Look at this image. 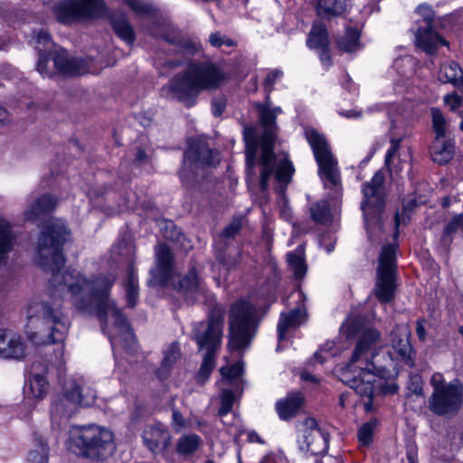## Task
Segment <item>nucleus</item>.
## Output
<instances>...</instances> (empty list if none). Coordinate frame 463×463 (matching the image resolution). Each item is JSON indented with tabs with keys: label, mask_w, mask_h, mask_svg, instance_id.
<instances>
[{
	"label": "nucleus",
	"mask_w": 463,
	"mask_h": 463,
	"mask_svg": "<svg viewBox=\"0 0 463 463\" xmlns=\"http://www.w3.org/2000/svg\"><path fill=\"white\" fill-rule=\"evenodd\" d=\"M430 154L433 162L446 165L453 158L454 144L446 138L434 139Z\"/></svg>",
	"instance_id": "obj_27"
},
{
	"label": "nucleus",
	"mask_w": 463,
	"mask_h": 463,
	"mask_svg": "<svg viewBox=\"0 0 463 463\" xmlns=\"http://www.w3.org/2000/svg\"><path fill=\"white\" fill-rule=\"evenodd\" d=\"M417 13L423 17L424 24L414 32L416 45L425 52L432 54L439 46L447 45L448 42L433 31L431 24L434 12L430 5H420Z\"/></svg>",
	"instance_id": "obj_16"
},
{
	"label": "nucleus",
	"mask_w": 463,
	"mask_h": 463,
	"mask_svg": "<svg viewBox=\"0 0 463 463\" xmlns=\"http://www.w3.org/2000/svg\"><path fill=\"white\" fill-rule=\"evenodd\" d=\"M14 241L15 236L10 224L0 218V264L6 261L8 253L13 250Z\"/></svg>",
	"instance_id": "obj_33"
},
{
	"label": "nucleus",
	"mask_w": 463,
	"mask_h": 463,
	"mask_svg": "<svg viewBox=\"0 0 463 463\" xmlns=\"http://www.w3.org/2000/svg\"><path fill=\"white\" fill-rule=\"evenodd\" d=\"M229 346L231 349L246 347L255 334V308L248 301L235 302L229 316Z\"/></svg>",
	"instance_id": "obj_10"
},
{
	"label": "nucleus",
	"mask_w": 463,
	"mask_h": 463,
	"mask_svg": "<svg viewBox=\"0 0 463 463\" xmlns=\"http://www.w3.org/2000/svg\"><path fill=\"white\" fill-rule=\"evenodd\" d=\"M222 80L223 74L215 64L209 61L193 63L169 80L168 89L174 99L190 108L195 104L202 90L217 88Z\"/></svg>",
	"instance_id": "obj_4"
},
{
	"label": "nucleus",
	"mask_w": 463,
	"mask_h": 463,
	"mask_svg": "<svg viewBox=\"0 0 463 463\" xmlns=\"http://www.w3.org/2000/svg\"><path fill=\"white\" fill-rule=\"evenodd\" d=\"M396 271V253L392 245H385L382 249L377 269L375 295L377 298L387 303L394 297V274Z\"/></svg>",
	"instance_id": "obj_13"
},
{
	"label": "nucleus",
	"mask_w": 463,
	"mask_h": 463,
	"mask_svg": "<svg viewBox=\"0 0 463 463\" xmlns=\"http://www.w3.org/2000/svg\"><path fill=\"white\" fill-rule=\"evenodd\" d=\"M209 42L213 47L226 45L232 47L234 45L233 40L222 35L220 33H213L209 36Z\"/></svg>",
	"instance_id": "obj_49"
},
{
	"label": "nucleus",
	"mask_w": 463,
	"mask_h": 463,
	"mask_svg": "<svg viewBox=\"0 0 463 463\" xmlns=\"http://www.w3.org/2000/svg\"><path fill=\"white\" fill-rule=\"evenodd\" d=\"M71 232L61 220L52 221L41 232L37 242V263L52 270L50 301H32L26 308L25 333L32 341L47 333L49 344L61 343L69 330V320L61 311L60 298L70 296L75 307L96 314L102 321V330L112 349L127 352L136 349V338L128 318L109 299V294L116 281L112 273L91 276L90 279L76 269H60L64 264L62 245Z\"/></svg>",
	"instance_id": "obj_1"
},
{
	"label": "nucleus",
	"mask_w": 463,
	"mask_h": 463,
	"mask_svg": "<svg viewBox=\"0 0 463 463\" xmlns=\"http://www.w3.org/2000/svg\"><path fill=\"white\" fill-rule=\"evenodd\" d=\"M164 237L169 241L179 240L180 232L176 229L175 223L171 221H165L164 222Z\"/></svg>",
	"instance_id": "obj_51"
},
{
	"label": "nucleus",
	"mask_w": 463,
	"mask_h": 463,
	"mask_svg": "<svg viewBox=\"0 0 463 463\" xmlns=\"http://www.w3.org/2000/svg\"><path fill=\"white\" fill-rule=\"evenodd\" d=\"M111 25L115 33L128 44H132L135 41V32L128 22V17L120 13L115 12L110 16Z\"/></svg>",
	"instance_id": "obj_28"
},
{
	"label": "nucleus",
	"mask_w": 463,
	"mask_h": 463,
	"mask_svg": "<svg viewBox=\"0 0 463 463\" xmlns=\"http://www.w3.org/2000/svg\"><path fill=\"white\" fill-rule=\"evenodd\" d=\"M129 8L140 17H148L155 14V8L141 0H124Z\"/></svg>",
	"instance_id": "obj_44"
},
{
	"label": "nucleus",
	"mask_w": 463,
	"mask_h": 463,
	"mask_svg": "<svg viewBox=\"0 0 463 463\" xmlns=\"http://www.w3.org/2000/svg\"><path fill=\"white\" fill-rule=\"evenodd\" d=\"M376 426L375 420H370L363 424L358 430L359 442L364 446H368L373 440V434Z\"/></svg>",
	"instance_id": "obj_47"
},
{
	"label": "nucleus",
	"mask_w": 463,
	"mask_h": 463,
	"mask_svg": "<svg viewBox=\"0 0 463 463\" xmlns=\"http://www.w3.org/2000/svg\"><path fill=\"white\" fill-rule=\"evenodd\" d=\"M161 38L167 43L174 46L175 51L192 52L193 44L185 39L174 35H162Z\"/></svg>",
	"instance_id": "obj_46"
},
{
	"label": "nucleus",
	"mask_w": 463,
	"mask_h": 463,
	"mask_svg": "<svg viewBox=\"0 0 463 463\" xmlns=\"http://www.w3.org/2000/svg\"><path fill=\"white\" fill-rule=\"evenodd\" d=\"M173 425L178 428H184L185 426V420L182 413L177 410H173L172 413Z\"/></svg>",
	"instance_id": "obj_55"
},
{
	"label": "nucleus",
	"mask_w": 463,
	"mask_h": 463,
	"mask_svg": "<svg viewBox=\"0 0 463 463\" xmlns=\"http://www.w3.org/2000/svg\"><path fill=\"white\" fill-rule=\"evenodd\" d=\"M56 204L57 201L54 197L50 194H43L27 206L24 212L25 219L28 221H35L40 216L53 211Z\"/></svg>",
	"instance_id": "obj_26"
},
{
	"label": "nucleus",
	"mask_w": 463,
	"mask_h": 463,
	"mask_svg": "<svg viewBox=\"0 0 463 463\" xmlns=\"http://www.w3.org/2000/svg\"><path fill=\"white\" fill-rule=\"evenodd\" d=\"M360 30L349 25L345 33L336 39V47L342 52H353L360 48Z\"/></svg>",
	"instance_id": "obj_31"
},
{
	"label": "nucleus",
	"mask_w": 463,
	"mask_h": 463,
	"mask_svg": "<svg viewBox=\"0 0 463 463\" xmlns=\"http://www.w3.org/2000/svg\"><path fill=\"white\" fill-rule=\"evenodd\" d=\"M221 406L218 411L220 416L227 415L232 409L235 396L232 390L222 389L220 394Z\"/></svg>",
	"instance_id": "obj_45"
},
{
	"label": "nucleus",
	"mask_w": 463,
	"mask_h": 463,
	"mask_svg": "<svg viewBox=\"0 0 463 463\" xmlns=\"http://www.w3.org/2000/svg\"><path fill=\"white\" fill-rule=\"evenodd\" d=\"M416 334L420 340L423 341L426 337V330L424 327V321L418 320L416 323Z\"/></svg>",
	"instance_id": "obj_59"
},
{
	"label": "nucleus",
	"mask_w": 463,
	"mask_h": 463,
	"mask_svg": "<svg viewBox=\"0 0 463 463\" xmlns=\"http://www.w3.org/2000/svg\"><path fill=\"white\" fill-rule=\"evenodd\" d=\"M400 145H401L400 138H392L391 146L386 152L384 163H385V165L390 168L391 172L393 171V169L391 166L392 160L394 157V156L396 155V153L398 152V150L400 149Z\"/></svg>",
	"instance_id": "obj_50"
},
{
	"label": "nucleus",
	"mask_w": 463,
	"mask_h": 463,
	"mask_svg": "<svg viewBox=\"0 0 463 463\" xmlns=\"http://www.w3.org/2000/svg\"><path fill=\"white\" fill-rule=\"evenodd\" d=\"M248 441H250V442H258V443H260V444L264 443L263 439L255 431H250L248 433Z\"/></svg>",
	"instance_id": "obj_62"
},
{
	"label": "nucleus",
	"mask_w": 463,
	"mask_h": 463,
	"mask_svg": "<svg viewBox=\"0 0 463 463\" xmlns=\"http://www.w3.org/2000/svg\"><path fill=\"white\" fill-rule=\"evenodd\" d=\"M54 11L60 22L68 24L101 15L105 4L103 0H62L55 5Z\"/></svg>",
	"instance_id": "obj_14"
},
{
	"label": "nucleus",
	"mask_w": 463,
	"mask_h": 463,
	"mask_svg": "<svg viewBox=\"0 0 463 463\" xmlns=\"http://www.w3.org/2000/svg\"><path fill=\"white\" fill-rule=\"evenodd\" d=\"M96 391L80 385L75 380L67 382L61 392L52 402L50 410L52 426L61 428L78 411L80 406H90L95 399Z\"/></svg>",
	"instance_id": "obj_7"
},
{
	"label": "nucleus",
	"mask_w": 463,
	"mask_h": 463,
	"mask_svg": "<svg viewBox=\"0 0 463 463\" xmlns=\"http://www.w3.org/2000/svg\"><path fill=\"white\" fill-rule=\"evenodd\" d=\"M156 268L151 270V274L158 283H166L173 271V254L165 244H159L156 248Z\"/></svg>",
	"instance_id": "obj_22"
},
{
	"label": "nucleus",
	"mask_w": 463,
	"mask_h": 463,
	"mask_svg": "<svg viewBox=\"0 0 463 463\" xmlns=\"http://www.w3.org/2000/svg\"><path fill=\"white\" fill-rule=\"evenodd\" d=\"M185 156L191 162L203 166H215L220 162L218 152L204 143L190 146Z\"/></svg>",
	"instance_id": "obj_24"
},
{
	"label": "nucleus",
	"mask_w": 463,
	"mask_h": 463,
	"mask_svg": "<svg viewBox=\"0 0 463 463\" xmlns=\"http://www.w3.org/2000/svg\"><path fill=\"white\" fill-rule=\"evenodd\" d=\"M36 449H32L27 456L26 463H47L48 447L43 439H35Z\"/></svg>",
	"instance_id": "obj_40"
},
{
	"label": "nucleus",
	"mask_w": 463,
	"mask_h": 463,
	"mask_svg": "<svg viewBox=\"0 0 463 463\" xmlns=\"http://www.w3.org/2000/svg\"><path fill=\"white\" fill-rule=\"evenodd\" d=\"M316 10L319 17L330 20L345 12L346 3L345 0H318Z\"/></svg>",
	"instance_id": "obj_29"
},
{
	"label": "nucleus",
	"mask_w": 463,
	"mask_h": 463,
	"mask_svg": "<svg viewBox=\"0 0 463 463\" xmlns=\"http://www.w3.org/2000/svg\"><path fill=\"white\" fill-rule=\"evenodd\" d=\"M335 241H329L328 243H326L325 239H323V240L321 241V242H320L321 246H323V247L325 248V250H326V251L327 253H330V252H332V251L334 250V249H335Z\"/></svg>",
	"instance_id": "obj_63"
},
{
	"label": "nucleus",
	"mask_w": 463,
	"mask_h": 463,
	"mask_svg": "<svg viewBox=\"0 0 463 463\" xmlns=\"http://www.w3.org/2000/svg\"><path fill=\"white\" fill-rule=\"evenodd\" d=\"M384 179L383 174L377 171L369 182L363 184L364 200L361 203V210L368 230L379 226L381 222L385 202Z\"/></svg>",
	"instance_id": "obj_12"
},
{
	"label": "nucleus",
	"mask_w": 463,
	"mask_h": 463,
	"mask_svg": "<svg viewBox=\"0 0 463 463\" xmlns=\"http://www.w3.org/2000/svg\"><path fill=\"white\" fill-rule=\"evenodd\" d=\"M461 230L463 232V213L455 215L445 226L440 241L444 246H449L452 241V235L458 231Z\"/></svg>",
	"instance_id": "obj_38"
},
{
	"label": "nucleus",
	"mask_w": 463,
	"mask_h": 463,
	"mask_svg": "<svg viewBox=\"0 0 463 463\" xmlns=\"http://www.w3.org/2000/svg\"><path fill=\"white\" fill-rule=\"evenodd\" d=\"M417 204V201L414 199H411L403 204L402 213H397L395 215L396 226H399L401 223L405 224L409 221L408 213H411Z\"/></svg>",
	"instance_id": "obj_48"
},
{
	"label": "nucleus",
	"mask_w": 463,
	"mask_h": 463,
	"mask_svg": "<svg viewBox=\"0 0 463 463\" xmlns=\"http://www.w3.org/2000/svg\"><path fill=\"white\" fill-rule=\"evenodd\" d=\"M241 229V220L234 219L232 222L227 225L222 231V236L224 238H232L234 237Z\"/></svg>",
	"instance_id": "obj_52"
},
{
	"label": "nucleus",
	"mask_w": 463,
	"mask_h": 463,
	"mask_svg": "<svg viewBox=\"0 0 463 463\" xmlns=\"http://www.w3.org/2000/svg\"><path fill=\"white\" fill-rule=\"evenodd\" d=\"M243 140L245 142L246 171L248 175H254L256 156L260 146L259 137L254 126H244Z\"/></svg>",
	"instance_id": "obj_23"
},
{
	"label": "nucleus",
	"mask_w": 463,
	"mask_h": 463,
	"mask_svg": "<svg viewBox=\"0 0 463 463\" xmlns=\"http://www.w3.org/2000/svg\"><path fill=\"white\" fill-rule=\"evenodd\" d=\"M173 285L191 303H194L200 296H204L205 294L203 282L199 279L194 268L191 269L182 278H179L177 282L173 281Z\"/></svg>",
	"instance_id": "obj_21"
},
{
	"label": "nucleus",
	"mask_w": 463,
	"mask_h": 463,
	"mask_svg": "<svg viewBox=\"0 0 463 463\" xmlns=\"http://www.w3.org/2000/svg\"><path fill=\"white\" fill-rule=\"evenodd\" d=\"M307 44L311 49L319 50L329 46L328 32L324 24H315L307 41Z\"/></svg>",
	"instance_id": "obj_36"
},
{
	"label": "nucleus",
	"mask_w": 463,
	"mask_h": 463,
	"mask_svg": "<svg viewBox=\"0 0 463 463\" xmlns=\"http://www.w3.org/2000/svg\"><path fill=\"white\" fill-rule=\"evenodd\" d=\"M33 39L39 52L37 71L43 77L52 78L55 74L54 69L63 76H80L89 71L87 60L70 57L63 48L52 51L53 43L47 32L34 33Z\"/></svg>",
	"instance_id": "obj_6"
},
{
	"label": "nucleus",
	"mask_w": 463,
	"mask_h": 463,
	"mask_svg": "<svg viewBox=\"0 0 463 463\" xmlns=\"http://www.w3.org/2000/svg\"><path fill=\"white\" fill-rule=\"evenodd\" d=\"M224 315V307L214 304L206 321L192 324L191 338L196 342L199 350H205L197 375L200 381H205L214 368L215 355L222 345Z\"/></svg>",
	"instance_id": "obj_5"
},
{
	"label": "nucleus",
	"mask_w": 463,
	"mask_h": 463,
	"mask_svg": "<svg viewBox=\"0 0 463 463\" xmlns=\"http://www.w3.org/2000/svg\"><path fill=\"white\" fill-rule=\"evenodd\" d=\"M322 349L319 351H317L314 354V359L317 361L319 364H324V362L326 360V357H324L321 354Z\"/></svg>",
	"instance_id": "obj_64"
},
{
	"label": "nucleus",
	"mask_w": 463,
	"mask_h": 463,
	"mask_svg": "<svg viewBox=\"0 0 463 463\" xmlns=\"http://www.w3.org/2000/svg\"><path fill=\"white\" fill-rule=\"evenodd\" d=\"M431 117L435 139L446 138L447 122L443 114L438 109H432Z\"/></svg>",
	"instance_id": "obj_41"
},
{
	"label": "nucleus",
	"mask_w": 463,
	"mask_h": 463,
	"mask_svg": "<svg viewBox=\"0 0 463 463\" xmlns=\"http://www.w3.org/2000/svg\"><path fill=\"white\" fill-rule=\"evenodd\" d=\"M283 75V72L279 70H274L269 72L265 79V89L267 92H270L272 90L273 84L279 80Z\"/></svg>",
	"instance_id": "obj_54"
},
{
	"label": "nucleus",
	"mask_w": 463,
	"mask_h": 463,
	"mask_svg": "<svg viewBox=\"0 0 463 463\" xmlns=\"http://www.w3.org/2000/svg\"><path fill=\"white\" fill-rule=\"evenodd\" d=\"M298 444L303 452L312 455L326 454L329 447V434L318 427L313 418H307L298 423Z\"/></svg>",
	"instance_id": "obj_15"
},
{
	"label": "nucleus",
	"mask_w": 463,
	"mask_h": 463,
	"mask_svg": "<svg viewBox=\"0 0 463 463\" xmlns=\"http://www.w3.org/2000/svg\"><path fill=\"white\" fill-rule=\"evenodd\" d=\"M288 263L290 269L293 270L297 279H301L307 272V265L304 258L300 254L296 252H288L287 255Z\"/></svg>",
	"instance_id": "obj_42"
},
{
	"label": "nucleus",
	"mask_w": 463,
	"mask_h": 463,
	"mask_svg": "<svg viewBox=\"0 0 463 463\" xmlns=\"http://www.w3.org/2000/svg\"><path fill=\"white\" fill-rule=\"evenodd\" d=\"M412 385L413 389L412 392L416 395H421L422 394V387L420 385V377L414 376L412 378Z\"/></svg>",
	"instance_id": "obj_61"
},
{
	"label": "nucleus",
	"mask_w": 463,
	"mask_h": 463,
	"mask_svg": "<svg viewBox=\"0 0 463 463\" xmlns=\"http://www.w3.org/2000/svg\"><path fill=\"white\" fill-rule=\"evenodd\" d=\"M259 119L263 128L260 138L261 155L260 158V186L262 191L269 186V181L274 175L279 184V193L283 194L291 181L294 173L292 163L287 158L279 159L273 151V143L277 135V114L268 104H257Z\"/></svg>",
	"instance_id": "obj_3"
},
{
	"label": "nucleus",
	"mask_w": 463,
	"mask_h": 463,
	"mask_svg": "<svg viewBox=\"0 0 463 463\" xmlns=\"http://www.w3.org/2000/svg\"><path fill=\"white\" fill-rule=\"evenodd\" d=\"M339 114L347 118H360L362 116V111H356L354 109L343 110V111H339Z\"/></svg>",
	"instance_id": "obj_60"
},
{
	"label": "nucleus",
	"mask_w": 463,
	"mask_h": 463,
	"mask_svg": "<svg viewBox=\"0 0 463 463\" xmlns=\"http://www.w3.org/2000/svg\"><path fill=\"white\" fill-rule=\"evenodd\" d=\"M51 368L41 361L33 363L31 366L30 389L33 395L38 399H42L48 392V382L45 374L49 373Z\"/></svg>",
	"instance_id": "obj_25"
},
{
	"label": "nucleus",
	"mask_w": 463,
	"mask_h": 463,
	"mask_svg": "<svg viewBox=\"0 0 463 463\" xmlns=\"http://www.w3.org/2000/svg\"><path fill=\"white\" fill-rule=\"evenodd\" d=\"M311 217L317 223H326L331 218V212L327 201L322 200L310 207Z\"/></svg>",
	"instance_id": "obj_39"
},
{
	"label": "nucleus",
	"mask_w": 463,
	"mask_h": 463,
	"mask_svg": "<svg viewBox=\"0 0 463 463\" xmlns=\"http://www.w3.org/2000/svg\"><path fill=\"white\" fill-rule=\"evenodd\" d=\"M410 337L411 330L407 325H396L390 334V342L401 360L408 366L413 367L415 365L414 351Z\"/></svg>",
	"instance_id": "obj_19"
},
{
	"label": "nucleus",
	"mask_w": 463,
	"mask_h": 463,
	"mask_svg": "<svg viewBox=\"0 0 463 463\" xmlns=\"http://www.w3.org/2000/svg\"><path fill=\"white\" fill-rule=\"evenodd\" d=\"M225 103L221 99H214L213 101V113L214 116L219 117L224 111Z\"/></svg>",
	"instance_id": "obj_57"
},
{
	"label": "nucleus",
	"mask_w": 463,
	"mask_h": 463,
	"mask_svg": "<svg viewBox=\"0 0 463 463\" xmlns=\"http://www.w3.org/2000/svg\"><path fill=\"white\" fill-rule=\"evenodd\" d=\"M25 344L22 337L12 330H0V357L19 360L24 356Z\"/></svg>",
	"instance_id": "obj_20"
},
{
	"label": "nucleus",
	"mask_w": 463,
	"mask_h": 463,
	"mask_svg": "<svg viewBox=\"0 0 463 463\" xmlns=\"http://www.w3.org/2000/svg\"><path fill=\"white\" fill-rule=\"evenodd\" d=\"M127 305L134 307L138 299V279L133 266L128 269V279L125 283Z\"/></svg>",
	"instance_id": "obj_37"
},
{
	"label": "nucleus",
	"mask_w": 463,
	"mask_h": 463,
	"mask_svg": "<svg viewBox=\"0 0 463 463\" xmlns=\"http://www.w3.org/2000/svg\"><path fill=\"white\" fill-rule=\"evenodd\" d=\"M439 79L444 83H451L458 88L463 83V71L457 62L449 61L441 65Z\"/></svg>",
	"instance_id": "obj_32"
},
{
	"label": "nucleus",
	"mask_w": 463,
	"mask_h": 463,
	"mask_svg": "<svg viewBox=\"0 0 463 463\" xmlns=\"http://www.w3.org/2000/svg\"><path fill=\"white\" fill-rule=\"evenodd\" d=\"M381 334L373 328L365 329L360 335L349 364L340 374V380L357 394L372 399L376 392V377L381 376L383 368L375 365V345Z\"/></svg>",
	"instance_id": "obj_2"
},
{
	"label": "nucleus",
	"mask_w": 463,
	"mask_h": 463,
	"mask_svg": "<svg viewBox=\"0 0 463 463\" xmlns=\"http://www.w3.org/2000/svg\"><path fill=\"white\" fill-rule=\"evenodd\" d=\"M202 439L197 434L182 435L176 442V452L184 457L193 455L201 446Z\"/></svg>",
	"instance_id": "obj_35"
},
{
	"label": "nucleus",
	"mask_w": 463,
	"mask_h": 463,
	"mask_svg": "<svg viewBox=\"0 0 463 463\" xmlns=\"http://www.w3.org/2000/svg\"><path fill=\"white\" fill-rule=\"evenodd\" d=\"M72 440L77 453L92 460H105L116 449L113 432L96 424L76 427Z\"/></svg>",
	"instance_id": "obj_8"
},
{
	"label": "nucleus",
	"mask_w": 463,
	"mask_h": 463,
	"mask_svg": "<svg viewBox=\"0 0 463 463\" xmlns=\"http://www.w3.org/2000/svg\"><path fill=\"white\" fill-rule=\"evenodd\" d=\"M171 440L169 430L160 422L146 426L142 432L143 444L155 455L165 453Z\"/></svg>",
	"instance_id": "obj_18"
},
{
	"label": "nucleus",
	"mask_w": 463,
	"mask_h": 463,
	"mask_svg": "<svg viewBox=\"0 0 463 463\" xmlns=\"http://www.w3.org/2000/svg\"><path fill=\"white\" fill-rule=\"evenodd\" d=\"M444 102L450 108L451 110L456 111L462 106V98L456 92L448 94L444 98Z\"/></svg>",
	"instance_id": "obj_53"
},
{
	"label": "nucleus",
	"mask_w": 463,
	"mask_h": 463,
	"mask_svg": "<svg viewBox=\"0 0 463 463\" xmlns=\"http://www.w3.org/2000/svg\"><path fill=\"white\" fill-rule=\"evenodd\" d=\"M319 58L322 63L326 66H329L332 63L331 56L329 53V46L319 49Z\"/></svg>",
	"instance_id": "obj_56"
},
{
	"label": "nucleus",
	"mask_w": 463,
	"mask_h": 463,
	"mask_svg": "<svg viewBox=\"0 0 463 463\" xmlns=\"http://www.w3.org/2000/svg\"><path fill=\"white\" fill-rule=\"evenodd\" d=\"M301 402L302 399L298 393L289 394L284 400L277 402L276 409L279 418L286 420L296 416Z\"/></svg>",
	"instance_id": "obj_30"
},
{
	"label": "nucleus",
	"mask_w": 463,
	"mask_h": 463,
	"mask_svg": "<svg viewBox=\"0 0 463 463\" xmlns=\"http://www.w3.org/2000/svg\"><path fill=\"white\" fill-rule=\"evenodd\" d=\"M292 297H296L298 302H301V306H298L288 313L282 312L280 314L279 320L277 326L278 331V345L277 351L282 349L281 344L283 341L288 339V332L291 328L299 326L307 319V312L304 307V302L307 299L306 295L301 290H297L291 294Z\"/></svg>",
	"instance_id": "obj_17"
},
{
	"label": "nucleus",
	"mask_w": 463,
	"mask_h": 463,
	"mask_svg": "<svg viewBox=\"0 0 463 463\" xmlns=\"http://www.w3.org/2000/svg\"><path fill=\"white\" fill-rule=\"evenodd\" d=\"M180 358V348L177 343H172L164 353L161 366L157 369L156 374L160 380L168 377L173 364Z\"/></svg>",
	"instance_id": "obj_34"
},
{
	"label": "nucleus",
	"mask_w": 463,
	"mask_h": 463,
	"mask_svg": "<svg viewBox=\"0 0 463 463\" xmlns=\"http://www.w3.org/2000/svg\"><path fill=\"white\" fill-rule=\"evenodd\" d=\"M306 137L312 147L316 161L318 165V175L326 188L341 187V177L337 161L334 157L326 139L315 129L306 131Z\"/></svg>",
	"instance_id": "obj_11"
},
{
	"label": "nucleus",
	"mask_w": 463,
	"mask_h": 463,
	"mask_svg": "<svg viewBox=\"0 0 463 463\" xmlns=\"http://www.w3.org/2000/svg\"><path fill=\"white\" fill-rule=\"evenodd\" d=\"M135 160L138 164L142 165V164H145V163L148 162L149 156H148V155L146 154V152L143 148L138 147L137 151V154H136Z\"/></svg>",
	"instance_id": "obj_58"
},
{
	"label": "nucleus",
	"mask_w": 463,
	"mask_h": 463,
	"mask_svg": "<svg viewBox=\"0 0 463 463\" xmlns=\"http://www.w3.org/2000/svg\"><path fill=\"white\" fill-rule=\"evenodd\" d=\"M433 389L429 398V409L438 416L454 414L463 403L462 386L458 381L446 383L442 374L434 373L430 378Z\"/></svg>",
	"instance_id": "obj_9"
},
{
	"label": "nucleus",
	"mask_w": 463,
	"mask_h": 463,
	"mask_svg": "<svg viewBox=\"0 0 463 463\" xmlns=\"http://www.w3.org/2000/svg\"><path fill=\"white\" fill-rule=\"evenodd\" d=\"M221 374L230 384L235 383L243 373V363L239 361L231 366H223L220 370Z\"/></svg>",
	"instance_id": "obj_43"
}]
</instances>
